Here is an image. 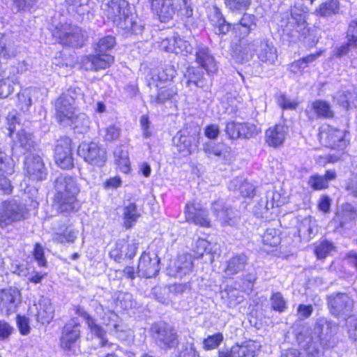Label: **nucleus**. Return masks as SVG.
Segmentation results:
<instances>
[{"label": "nucleus", "instance_id": "1", "mask_svg": "<svg viewBox=\"0 0 357 357\" xmlns=\"http://www.w3.org/2000/svg\"><path fill=\"white\" fill-rule=\"evenodd\" d=\"M54 187L55 194L53 206L57 212L69 214L79 210L80 205L77 196L79 188L73 177L61 174L54 181Z\"/></svg>", "mask_w": 357, "mask_h": 357}, {"label": "nucleus", "instance_id": "2", "mask_svg": "<svg viewBox=\"0 0 357 357\" xmlns=\"http://www.w3.org/2000/svg\"><path fill=\"white\" fill-rule=\"evenodd\" d=\"M75 89H69L63 93L55 102V117L57 122L63 127L72 123V118L78 111L75 107L77 98Z\"/></svg>", "mask_w": 357, "mask_h": 357}, {"label": "nucleus", "instance_id": "3", "mask_svg": "<svg viewBox=\"0 0 357 357\" xmlns=\"http://www.w3.org/2000/svg\"><path fill=\"white\" fill-rule=\"evenodd\" d=\"M151 333L156 345L168 350L178 345V335L176 328L166 322H156L151 327Z\"/></svg>", "mask_w": 357, "mask_h": 357}, {"label": "nucleus", "instance_id": "4", "mask_svg": "<svg viewBox=\"0 0 357 357\" xmlns=\"http://www.w3.org/2000/svg\"><path fill=\"white\" fill-rule=\"evenodd\" d=\"M52 36L59 43L69 47H82L85 41L82 30L76 25L68 23L57 24L52 31Z\"/></svg>", "mask_w": 357, "mask_h": 357}, {"label": "nucleus", "instance_id": "5", "mask_svg": "<svg viewBox=\"0 0 357 357\" xmlns=\"http://www.w3.org/2000/svg\"><path fill=\"white\" fill-rule=\"evenodd\" d=\"M354 305L353 299L347 294L335 292L327 296L328 311L335 318L350 317Z\"/></svg>", "mask_w": 357, "mask_h": 357}, {"label": "nucleus", "instance_id": "6", "mask_svg": "<svg viewBox=\"0 0 357 357\" xmlns=\"http://www.w3.org/2000/svg\"><path fill=\"white\" fill-rule=\"evenodd\" d=\"M27 211L24 204L15 199L0 204V227L6 228L26 218Z\"/></svg>", "mask_w": 357, "mask_h": 357}, {"label": "nucleus", "instance_id": "7", "mask_svg": "<svg viewBox=\"0 0 357 357\" xmlns=\"http://www.w3.org/2000/svg\"><path fill=\"white\" fill-rule=\"evenodd\" d=\"M101 9L107 18L118 26L131 13L130 5L126 0H110L103 2Z\"/></svg>", "mask_w": 357, "mask_h": 357}, {"label": "nucleus", "instance_id": "8", "mask_svg": "<svg viewBox=\"0 0 357 357\" xmlns=\"http://www.w3.org/2000/svg\"><path fill=\"white\" fill-rule=\"evenodd\" d=\"M77 153L85 161L98 167L102 166L107 160L105 149L95 142L82 143Z\"/></svg>", "mask_w": 357, "mask_h": 357}, {"label": "nucleus", "instance_id": "9", "mask_svg": "<svg viewBox=\"0 0 357 357\" xmlns=\"http://www.w3.org/2000/svg\"><path fill=\"white\" fill-rule=\"evenodd\" d=\"M24 174L32 181H41L45 180L47 169L42 158L37 154H29L24 158Z\"/></svg>", "mask_w": 357, "mask_h": 357}, {"label": "nucleus", "instance_id": "10", "mask_svg": "<svg viewBox=\"0 0 357 357\" xmlns=\"http://www.w3.org/2000/svg\"><path fill=\"white\" fill-rule=\"evenodd\" d=\"M297 341L306 357H321L324 354V348L327 346L319 338H315L310 331L300 333L297 335Z\"/></svg>", "mask_w": 357, "mask_h": 357}, {"label": "nucleus", "instance_id": "11", "mask_svg": "<svg viewBox=\"0 0 357 357\" xmlns=\"http://www.w3.org/2000/svg\"><path fill=\"white\" fill-rule=\"evenodd\" d=\"M56 163L62 169H70L73 167L71 139L66 137H61L56 141L54 149Z\"/></svg>", "mask_w": 357, "mask_h": 357}, {"label": "nucleus", "instance_id": "12", "mask_svg": "<svg viewBox=\"0 0 357 357\" xmlns=\"http://www.w3.org/2000/svg\"><path fill=\"white\" fill-rule=\"evenodd\" d=\"M75 314L84 319L91 333L94 335L98 339H100V345L102 347H118L117 345L112 342H109L108 340L105 338V330L100 325H99L97 323L96 320L93 317H92L88 312H86L82 307H81L80 306H77L75 307Z\"/></svg>", "mask_w": 357, "mask_h": 357}, {"label": "nucleus", "instance_id": "13", "mask_svg": "<svg viewBox=\"0 0 357 357\" xmlns=\"http://www.w3.org/2000/svg\"><path fill=\"white\" fill-rule=\"evenodd\" d=\"M320 139L326 146L332 149L344 151L347 145L345 132L331 126L321 131Z\"/></svg>", "mask_w": 357, "mask_h": 357}, {"label": "nucleus", "instance_id": "14", "mask_svg": "<svg viewBox=\"0 0 357 357\" xmlns=\"http://www.w3.org/2000/svg\"><path fill=\"white\" fill-rule=\"evenodd\" d=\"M338 329V324L332 320L326 317H319L316 321L314 329L306 331L312 332L315 338H319L320 341L328 345V342L337 333Z\"/></svg>", "mask_w": 357, "mask_h": 357}, {"label": "nucleus", "instance_id": "15", "mask_svg": "<svg viewBox=\"0 0 357 357\" xmlns=\"http://www.w3.org/2000/svg\"><path fill=\"white\" fill-rule=\"evenodd\" d=\"M258 59L264 63L274 64L278 59V52L273 43L266 38L256 40L252 45Z\"/></svg>", "mask_w": 357, "mask_h": 357}, {"label": "nucleus", "instance_id": "16", "mask_svg": "<svg viewBox=\"0 0 357 357\" xmlns=\"http://www.w3.org/2000/svg\"><path fill=\"white\" fill-rule=\"evenodd\" d=\"M137 250V243L133 241L121 238L119 239L114 247L110 250L109 256L116 262H121L126 259H132Z\"/></svg>", "mask_w": 357, "mask_h": 357}, {"label": "nucleus", "instance_id": "17", "mask_svg": "<svg viewBox=\"0 0 357 357\" xmlns=\"http://www.w3.org/2000/svg\"><path fill=\"white\" fill-rule=\"evenodd\" d=\"M80 324L71 319L62 328L60 346L64 350H70L80 338Z\"/></svg>", "mask_w": 357, "mask_h": 357}, {"label": "nucleus", "instance_id": "18", "mask_svg": "<svg viewBox=\"0 0 357 357\" xmlns=\"http://www.w3.org/2000/svg\"><path fill=\"white\" fill-rule=\"evenodd\" d=\"M160 259L157 255L152 256L144 252L140 258L137 266L139 276L150 278L155 276L160 271Z\"/></svg>", "mask_w": 357, "mask_h": 357}, {"label": "nucleus", "instance_id": "19", "mask_svg": "<svg viewBox=\"0 0 357 357\" xmlns=\"http://www.w3.org/2000/svg\"><path fill=\"white\" fill-rule=\"evenodd\" d=\"M21 303L20 291L16 288H9L0 291V313L8 315Z\"/></svg>", "mask_w": 357, "mask_h": 357}, {"label": "nucleus", "instance_id": "20", "mask_svg": "<svg viewBox=\"0 0 357 357\" xmlns=\"http://www.w3.org/2000/svg\"><path fill=\"white\" fill-rule=\"evenodd\" d=\"M149 2L152 12L161 22L173 19L176 10L173 0H149Z\"/></svg>", "mask_w": 357, "mask_h": 357}, {"label": "nucleus", "instance_id": "21", "mask_svg": "<svg viewBox=\"0 0 357 357\" xmlns=\"http://www.w3.org/2000/svg\"><path fill=\"white\" fill-rule=\"evenodd\" d=\"M185 214V219L188 222L204 227H209L211 226L208 212L199 204H187Z\"/></svg>", "mask_w": 357, "mask_h": 357}, {"label": "nucleus", "instance_id": "22", "mask_svg": "<svg viewBox=\"0 0 357 357\" xmlns=\"http://www.w3.org/2000/svg\"><path fill=\"white\" fill-rule=\"evenodd\" d=\"M178 151L183 156H188L194 152L199 143V135H189L186 132H179L174 138Z\"/></svg>", "mask_w": 357, "mask_h": 357}, {"label": "nucleus", "instance_id": "23", "mask_svg": "<svg viewBox=\"0 0 357 357\" xmlns=\"http://www.w3.org/2000/svg\"><path fill=\"white\" fill-rule=\"evenodd\" d=\"M114 61V57L107 53H99L97 54L85 56L82 64L86 70H98L108 68Z\"/></svg>", "mask_w": 357, "mask_h": 357}, {"label": "nucleus", "instance_id": "24", "mask_svg": "<svg viewBox=\"0 0 357 357\" xmlns=\"http://www.w3.org/2000/svg\"><path fill=\"white\" fill-rule=\"evenodd\" d=\"M156 86L158 88V93L156 94L150 95V104L158 106L159 105H164L166 102L176 101L178 90L176 86L173 85L160 86L158 84Z\"/></svg>", "mask_w": 357, "mask_h": 357}, {"label": "nucleus", "instance_id": "25", "mask_svg": "<svg viewBox=\"0 0 357 357\" xmlns=\"http://www.w3.org/2000/svg\"><path fill=\"white\" fill-rule=\"evenodd\" d=\"M195 61L208 73H213L217 70V66L213 56L209 49L203 44H199L195 48Z\"/></svg>", "mask_w": 357, "mask_h": 357}, {"label": "nucleus", "instance_id": "26", "mask_svg": "<svg viewBox=\"0 0 357 357\" xmlns=\"http://www.w3.org/2000/svg\"><path fill=\"white\" fill-rule=\"evenodd\" d=\"M243 15L236 22H234L233 31L240 38H244L257 27L255 15L243 12Z\"/></svg>", "mask_w": 357, "mask_h": 357}, {"label": "nucleus", "instance_id": "27", "mask_svg": "<svg viewBox=\"0 0 357 357\" xmlns=\"http://www.w3.org/2000/svg\"><path fill=\"white\" fill-rule=\"evenodd\" d=\"M288 133V128L277 124L266 131V142L271 146L277 147L283 144Z\"/></svg>", "mask_w": 357, "mask_h": 357}, {"label": "nucleus", "instance_id": "28", "mask_svg": "<svg viewBox=\"0 0 357 357\" xmlns=\"http://www.w3.org/2000/svg\"><path fill=\"white\" fill-rule=\"evenodd\" d=\"M340 13L339 0H326L320 3L314 10V14L319 17L329 19Z\"/></svg>", "mask_w": 357, "mask_h": 357}, {"label": "nucleus", "instance_id": "29", "mask_svg": "<svg viewBox=\"0 0 357 357\" xmlns=\"http://www.w3.org/2000/svg\"><path fill=\"white\" fill-rule=\"evenodd\" d=\"M248 257L245 254H238L231 257L227 262L225 273L227 275H236L243 271L248 265Z\"/></svg>", "mask_w": 357, "mask_h": 357}, {"label": "nucleus", "instance_id": "30", "mask_svg": "<svg viewBox=\"0 0 357 357\" xmlns=\"http://www.w3.org/2000/svg\"><path fill=\"white\" fill-rule=\"evenodd\" d=\"M303 28H305V22L303 15L298 14L294 16V14L291 12L288 24L282 29L283 35L286 34L289 36V40H293L297 37L296 33H299Z\"/></svg>", "mask_w": 357, "mask_h": 357}, {"label": "nucleus", "instance_id": "31", "mask_svg": "<svg viewBox=\"0 0 357 357\" xmlns=\"http://www.w3.org/2000/svg\"><path fill=\"white\" fill-rule=\"evenodd\" d=\"M175 277L182 278L190 274L193 270V263L190 255H182L178 257L173 266Z\"/></svg>", "mask_w": 357, "mask_h": 357}, {"label": "nucleus", "instance_id": "32", "mask_svg": "<svg viewBox=\"0 0 357 357\" xmlns=\"http://www.w3.org/2000/svg\"><path fill=\"white\" fill-rule=\"evenodd\" d=\"M334 100L337 105L346 110L353 107L357 108V92L355 91H337L334 96Z\"/></svg>", "mask_w": 357, "mask_h": 357}, {"label": "nucleus", "instance_id": "33", "mask_svg": "<svg viewBox=\"0 0 357 357\" xmlns=\"http://www.w3.org/2000/svg\"><path fill=\"white\" fill-rule=\"evenodd\" d=\"M37 310V321L42 324H49L54 317V308L48 298L40 300Z\"/></svg>", "mask_w": 357, "mask_h": 357}, {"label": "nucleus", "instance_id": "34", "mask_svg": "<svg viewBox=\"0 0 357 357\" xmlns=\"http://www.w3.org/2000/svg\"><path fill=\"white\" fill-rule=\"evenodd\" d=\"M357 217V211L351 204H344L337 213V218L342 227H349Z\"/></svg>", "mask_w": 357, "mask_h": 357}, {"label": "nucleus", "instance_id": "35", "mask_svg": "<svg viewBox=\"0 0 357 357\" xmlns=\"http://www.w3.org/2000/svg\"><path fill=\"white\" fill-rule=\"evenodd\" d=\"M317 231L315 220L311 217H307L298 225V232L300 238L304 241H309Z\"/></svg>", "mask_w": 357, "mask_h": 357}, {"label": "nucleus", "instance_id": "36", "mask_svg": "<svg viewBox=\"0 0 357 357\" xmlns=\"http://www.w3.org/2000/svg\"><path fill=\"white\" fill-rule=\"evenodd\" d=\"M167 41L169 43V46L165 47L167 52L183 55L192 54L193 52V47L190 43L181 38H174L172 40H167Z\"/></svg>", "mask_w": 357, "mask_h": 357}, {"label": "nucleus", "instance_id": "37", "mask_svg": "<svg viewBox=\"0 0 357 357\" xmlns=\"http://www.w3.org/2000/svg\"><path fill=\"white\" fill-rule=\"evenodd\" d=\"M177 73L174 65L167 63L161 66L155 75L153 76V79L158 81L160 84L168 83L173 81Z\"/></svg>", "mask_w": 357, "mask_h": 357}, {"label": "nucleus", "instance_id": "38", "mask_svg": "<svg viewBox=\"0 0 357 357\" xmlns=\"http://www.w3.org/2000/svg\"><path fill=\"white\" fill-rule=\"evenodd\" d=\"M260 346L252 340L243 342L241 344H234V353L236 357H255Z\"/></svg>", "mask_w": 357, "mask_h": 357}, {"label": "nucleus", "instance_id": "39", "mask_svg": "<svg viewBox=\"0 0 357 357\" xmlns=\"http://www.w3.org/2000/svg\"><path fill=\"white\" fill-rule=\"evenodd\" d=\"M311 109L318 118L331 119L334 116V112L331 104L324 100H317L312 102Z\"/></svg>", "mask_w": 357, "mask_h": 357}, {"label": "nucleus", "instance_id": "40", "mask_svg": "<svg viewBox=\"0 0 357 357\" xmlns=\"http://www.w3.org/2000/svg\"><path fill=\"white\" fill-rule=\"evenodd\" d=\"M15 145L22 148L24 153L36 150V147L37 146L33 135L26 132L24 130L18 132Z\"/></svg>", "mask_w": 357, "mask_h": 357}, {"label": "nucleus", "instance_id": "41", "mask_svg": "<svg viewBox=\"0 0 357 357\" xmlns=\"http://www.w3.org/2000/svg\"><path fill=\"white\" fill-rule=\"evenodd\" d=\"M73 116L72 123L68 125V126L71 127L75 132H86L90 127V121L86 114L78 112L77 111Z\"/></svg>", "mask_w": 357, "mask_h": 357}, {"label": "nucleus", "instance_id": "42", "mask_svg": "<svg viewBox=\"0 0 357 357\" xmlns=\"http://www.w3.org/2000/svg\"><path fill=\"white\" fill-rule=\"evenodd\" d=\"M140 215V211L135 203L129 202L125 205L123 211L125 227L127 229L132 227Z\"/></svg>", "mask_w": 357, "mask_h": 357}, {"label": "nucleus", "instance_id": "43", "mask_svg": "<svg viewBox=\"0 0 357 357\" xmlns=\"http://www.w3.org/2000/svg\"><path fill=\"white\" fill-rule=\"evenodd\" d=\"M261 238L264 245L263 249L266 252H268L269 248L277 247L281 241L278 231L275 228H268Z\"/></svg>", "mask_w": 357, "mask_h": 357}, {"label": "nucleus", "instance_id": "44", "mask_svg": "<svg viewBox=\"0 0 357 357\" xmlns=\"http://www.w3.org/2000/svg\"><path fill=\"white\" fill-rule=\"evenodd\" d=\"M114 302L116 307L128 310L134 306L132 295L128 292L119 291L114 294Z\"/></svg>", "mask_w": 357, "mask_h": 357}, {"label": "nucleus", "instance_id": "45", "mask_svg": "<svg viewBox=\"0 0 357 357\" xmlns=\"http://www.w3.org/2000/svg\"><path fill=\"white\" fill-rule=\"evenodd\" d=\"M203 150L209 158L225 159L226 155L228 154L223 145H217L213 142L205 144Z\"/></svg>", "mask_w": 357, "mask_h": 357}, {"label": "nucleus", "instance_id": "46", "mask_svg": "<svg viewBox=\"0 0 357 357\" xmlns=\"http://www.w3.org/2000/svg\"><path fill=\"white\" fill-rule=\"evenodd\" d=\"M111 321L107 326V330L111 334H114L117 338L123 340L125 337V331L122 325L121 319L117 314L112 313Z\"/></svg>", "mask_w": 357, "mask_h": 357}, {"label": "nucleus", "instance_id": "47", "mask_svg": "<svg viewBox=\"0 0 357 357\" xmlns=\"http://www.w3.org/2000/svg\"><path fill=\"white\" fill-rule=\"evenodd\" d=\"M115 162L118 165L120 169L127 173L130 170V160L127 151L122 149L121 146L117 147L114 151Z\"/></svg>", "mask_w": 357, "mask_h": 357}, {"label": "nucleus", "instance_id": "48", "mask_svg": "<svg viewBox=\"0 0 357 357\" xmlns=\"http://www.w3.org/2000/svg\"><path fill=\"white\" fill-rule=\"evenodd\" d=\"M212 211L216 213L218 218L220 219L222 224L228 225H234L236 224V220L234 218H227V215H229L228 209L225 210L223 203L222 201H217L212 204Z\"/></svg>", "mask_w": 357, "mask_h": 357}, {"label": "nucleus", "instance_id": "49", "mask_svg": "<svg viewBox=\"0 0 357 357\" xmlns=\"http://www.w3.org/2000/svg\"><path fill=\"white\" fill-rule=\"evenodd\" d=\"M224 3L229 11L241 13L250 8L252 0H224Z\"/></svg>", "mask_w": 357, "mask_h": 357}, {"label": "nucleus", "instance_id": "50", "mask_svg": "<svg viewBox=\"0 0 357 357\" xmlns=\"http://www.w3.org/2000/svg\"><path fill=\"white\" fill-rule=\"evenodd\" d=\"M77 236V232L66 228L65 231L61 232H54L52 240L58 243H73Z\"/></svg>", "mask_w": 357, "mask_h": 357}, {"label": "nucleus", "instance_id": "51", "mask_svg": "<svg viewBox=\"0 0 357 357\" xmlns=\"http://www.w3.org/2000/svg\"><path fill=\"white\" fill-rule=\"evenodd\" d=\"M195 255L197 258L202 257L206 255H213L212 245L205 239L199 238L194 248Z\"/></svg>", "mask_w": 357, "mask_h": 357}, {"label": "nucleus", "instance_id": "52", "mask_svg": "<svg viewBox=\"0 0 357 357\" xmlns=\"http://www.w3.org/2000/svg\"><path fill=\"white\" fill-rule=\"evenodd\" d=\"M116 45V39L112 36H107L101 38L96 44L95 50L99 53H107Z\"/></svg>", "mask_w": 357, "mask_h": 357}, {"label": "nucleus", "instance_id": "53", "mask_svg": "<svg viewBox=\"0 0 357 357\" xmlns=\"http://www.w3.org/2000/svg\"><path fill=\"white\" fill-rule=\"evenodd\" d=\"M216 17L217 21L215 23L216 33L225 35L231 29L233 30L234 22L228 23L218 11L216 12Z\"/></svg>", "mask_w": 357, "mask_h": 357}, {"label": "nucleus", "instance_id": "54", "mask_svg": "<svg viewBox=\"0 0 357 357\" xmlns=\"http://www.w3.org/2000/svg\"><path fill=\"white\" fill-rule=\"evenodd\" d=\"M272 308L278 312H282L287 308V303L280 292L273 293L271 297Z\"/></svg>", "mask_w": 357, "mask_h": 357}, {"label": "nucleus", "instance_id": "55", "mask_svg": "<svg viewBox=\"0 0 357 357\" xmlns=\"http://www.w3.org/2000/svg\"><path fill=\"white\" fill-rule=\"evenodd\" d=\"M18 83V80H11L10 78L0 79V98H6L13 91V85Z\"/></svg>", "mask_w": 357, "mask_h": 357}, {"label": "nucleus", "instance_id": "56", "mask_svg": "<svg viewBox=\"0 0 357 357\" xmlns=\"http://www.w3.org/2000/svg\"><path fill=\"white\" fill-rule=\"evenodd\" d=\"M95 312L98 317L102 320V322L106 326L111 321L112 313H115L114 310L104 307L100 303H97L95 307Z\"/></svg>", "mask_w": 357, "mask_h": 357}, {"label": "nucleus", "instance_id": "57", "mask_svg": "<svg viewBox=\"0 0 357 357\" xmlns=\"http://www.w3.org/2000/svg\"><path fill=\"white\" fill-rule=\"evenodd\" d=\"M119 26L128 31H131L135 35L141 34L144 29V26L137 22L133 21L132 17L130 15L124 20Z\"/></svg>", "mask_w": 357, "mask_h": 357}, {"label": "nucleus", "instance_id": "58", "mask_svg": "<svg viewBox=\"0 0 357 357\" xmlns=\"http://www.w3.org/2000/svg\"><path fill=\"white\" fill-rule=\"evenodd\" d=\"M189 79L187 82V86H190L192 84L197 87L203 88L204 86L205 80L203 78V73L199 69H192L189 70Z\"/></svg>", "mask_w": 357, "mask_h": 357}, {"label": "nucleus", "instance_id": "59", "mask_svg": "<svg viewBox=\"0 0 357 357\" xmlns=\"http://www.w3.org/2000/svg\"><path fill=\"white\" fill-rule=\"evenodd\" d=\"M12 174L14 172L13 160L6 153L0 152V173Z\"/></svg>", "mask_w": 357, "mask_h": 357}, {"label": "nucleus", "instance_id": "60", "mask_svg": "<svg viewBox=\"0 0 357 357\" xmlns=\"http://www.w3.org/2000/svg\"><path fill=\"white\" fill-rule=\"evenodd\" d=\"M223 335L221 333L208 336L203 342L204 349L210 350L217 348L223 341Z\"/></svg>", "mask_w": 357, "mask_h": 357}, {"label": "nucleus", "instance_id": "61", "mask_svg": "<svg viewBox=\"0 0 357 357\" xmlns=\"http://www.w3.org/2000/svg\"><path fill=\"white\" fill-rule=\"evenodd\" d=\"M226 298H227L228 306L230 307H235L237 304L243 301V296L241 292L234 288H229L225 289Z\"/></svg>", "mask_w": 357, "mask_h": 357}, {"label": "nucleus", "instance_id": "62", "mask_svg": "<svg viewBox=\"0 0 357 357\" xmlns=\"http://www.w3.org/2000/svg\"><path fill=\"white\" fill-rule=\"evenodd\" d=\"M240 130L241 138L245 139L253 137L260 132L256 125L250 123H241Z\"/></svg>", "mask_w": 357, "mask_h": 357}, {"label": "nucleus", "instance_id": "63", "mask_svg": "<svg viewBox=\"0 0 357 357\" xmlns=\"http://www.w3.org/2000/svg\"><path fill=\"white\" fill-rule=\"evenodd\" d=\"M356 47L355 43L347 40L346 43H344L340 46L336 47L332 54V57L336 59H341L342 57L347 55L352 47Z\"/></svg>", "mask_w": 357, "mask_h": 357}, {"label": "nucleus", "instance_id": "64", "mask_svg": "<svg viewBox=\"0 0 357 357\" xmlns=\"http://www.w3.org/2000/svg\"><path fill=\"white\" fill-rule=\"evenodd\" d=\"M333 249V245L331 242L323 241L315 247L314 252L318 259H322L326 258Z\"/></svg>", "mask_w": 357, "mask_h": 357}]
</instances>
